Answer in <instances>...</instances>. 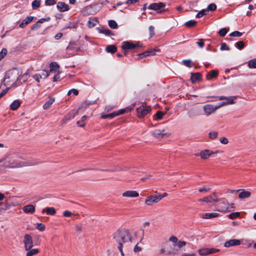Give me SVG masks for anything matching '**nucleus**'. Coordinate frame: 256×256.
Listing matches in <instances>:
<instances>
[{
    "instance_id": "f257e3e1",
    "label": "nucleus",
    "mask_w": 256,
    "mask_h": 256,
    "mask_svg": "<svg viewBox=\"0 0 256 256\" xmlns=\"http://www.w3.org/2000/svg\"><path fill=\"white\" fill-rule=\"evenodd\" d=\"M113 238L117 243V248L122 256H124L123 248L125 252L128 250L126 243L132 241V236L128 230L122 228L118 230L113 234Z\"/></svg>"
},
{
    "instance_id": "f03ea898",
    "label": "nucleus",
    "mask_w": 256,
    "mask_h": 256,
    "mask_svg": "<svg viewBox=\"0 0 256 256\" xmlns=\"http://www.w3.org/2000/svg\"><path fill=\"white\" fill-rule=\"evenodd\" d=\"M35 163L20 161L17 157H7L4 160L0 161V166L4 168H20L24 166H33Z\"/></svg>"
},
{
    "instance_id": "7ed1b4c3",
    "label": "nucleus",
    "mask_w": 256,
    "mask_h": 256,
    "mask_svg": "<svg viewBox=\"0 0 256 256\" xmlns=\"http://www.w3.org/2000/svg\"><path fill=\"white\" fill-rule=\"evenodd\" d=\"M18 72L14 70L8 72L5 76L4 84L5 86L14 84L18 78Z\"/></svg>"
},
{
    "instance_id": "20e7f679",
    "label": "nucleus",
    "mask_w": 256,
    "mask_h": 256,
    "mask_svg": "<svg viewBox=\"0 0 256 256\" xmlns=\"http://www.w3.org/2000/svg\"><path fill=\"white\" fill-rule=\"evenodd\" d=\"M164 246L165 248H162L160 250V254H164L166 255L177 254V250L174 248V244L171 245L166 242L164 244Z\"/></svg>"
},
{
    "instance_id": "39448f33",
    "label": "nucleus",
    "mask_w": 256,
    "mask_h": 256,
    "mask_svg": "<svg viewBox=\"0 0 256 256\" xmlns=\"http://www.w3.org/2000/svg\"><path fill=\"white\" fill-rule=\"evenodd\" d=\"M169 241L174 244V248L177 250V254L181 250V248L186 245V242L183 240H178V238L174 236L169 238Z\"/></svg>"
},
{
    "instance_id": "423d86ee",
    "label": "nucleus",
    "mask_w": 256,
    "mask_h": 256,
    "mask_svg": "<svg viewBox=\"0 0 256 256\" xmlns=\"http://www.w3.org/2000/svg\"><path fill=\"white\" fill-rule=\"evenodd\" d=\"M142 46V44L139 42H132L130 41H126L122 43V48L126 50Z\"/></svg>"
},
{
    "instance_id": "0eeeda50",
    "label": "nucleus",
    "mask_w": 256,
    "mask_h": 256,
    "mask_svg": "<svg viewBox=\"0 0 256 256\" xmlns=\"http://www.w3.org/2000/svg\"><path fill=\"white\" fill-rule=\"evenodd\" d=\"M137 116L139 118H142L150 113L151 111L150 106H140L137 108Z\"/></svg>"
},
{
    "instance_id": "6e6552de",
    "label": "nucleus",
    "mask_w": 256,
    "mask_h": 256,
    "mask_svg": "<svg viewBox=\"0 0 256 256\" xmlns=\"http://www.w3.org/2000/svg\"><path fill=\"white\" fill-rule=\"evenodd\" d=\"M218 108H220L218 105L217 106H214L209 104L204 105L202 108L204 114L206 116H209L214 113Z\"/></svg>"
},
{
    "instance_id": "1a4fd4ad",
    "label": "nucleus",
    "mask_w": 256,
    "mask_h": 256,
    "mask_svg": "<svg viewBox=\"0 0 256 256\" xmlns=\"http://www.w3.org/2000/svg\"><path fill=\"white\" fill-rule=\"evenodd\" d=\"M24 243L26 250H28L32 248L33 241L32 236L30 234H26L24 236Z\"/></svg>"
},
{
    "instance_id": "9d476101",
    "label": "nucleus",
    "mask_w": 256,
    "mask_h": 256,
    "mask_svg": "<svg viewBox=\"0 0 256 256\" xmlns=\"http://www.w3.org/2000/svg\"><path fill=\"white\" fill-rule=\"evenodd\" d=\"M160 198L158 196H150L146 199L145 204L148 206H152L154 203H157L160 202Z\"/></svg>"
},
{
    "instance_id": "9b49d317",
    "label": "nucleus",
    "mask_w": 256,
    "mask_h": 256,
    "mask_svg": "<svg viewBox=\"0 0 256 256\" xmlns=\"http://www.w3.org/2000/svg\"><path fill=\"white\" fill-rule=\"evenodd\" d=\"M204 202L206 203L218 202H219V200L218 199L215 192H214L212 195H208L204 197Z\"/></svg>"
},
{
    "instance_id": "f8f14e48",
    "label": "nucleus",
    "mask_w": 256,
    "mask_h": 256,
    "mask_svg": "<svg viewBox=\"0 0 256 256\" xmlns=\"http://www.w3.org/2000/svg\"><path fill=\"white\" fill-rule=\"evenodd\" d=\"M152 135L156 138H161L168 136L170 134L166 133L164 130H156L152 132Z\"/></svg>"
},
{
    "instance_id": "ddd939ff",
    "label": "nucleus",
    "mask_w": 256,
    "mask_h": 256,
    "mask_svg": "<svg viewBox=\"0 0 256 256\" xmlns=\"http://www.w3.org/2000/svg\"><path fill=\"white\" fill-rule=\"evenodd\" d=\"M78 112L76 110H73L72 112H70L69 114H68L64 118L62 119L61 120V122L62 124H64L67 122L69 120H70L72 119H73L76 114H77Z\"/></svg>"
},
{
    "instance_id": "4468645a",
    "label": "nucleus",
    "mask_w": 256,
    "mask_h": 256,
    "mask_svg": "<svg viewBox=\"0 0 256 256\" xmlns=\"http://www.w3.org/2000/svg\"><path fill=\"white\" fill-rule=\"evenodd\" d=\"M218 152H216L215 154L217 153ZM214 154V152L208 150H205L200 152L198 154H196L198 156H200L203 160L207 159L212 154Z\"/></svg>"
},
{
    "instance_id": "2eb2a0df",
    "label": "nucleus",
    "mask_w": 256,
    "mask_h": 256,
    "mask_svg": "<svg viewBox=\"0 0 256 256\" xmlns=\"http://www.w3.org/2000/svg\"><path fill=\"white\" fill-rule=\"evenodd\" d=\"M240 244V241L237 239H232L226 241L224 244L226 248H229L233 246H239Z\"/></svg>"
},
{
    "instance_id": "dca6fc26",
    "label": "nucleus",
    "mask_w": 256,
    "mask_h": 256,
    "mask_svg": "<svg viewBox=\"0 0 256 256\" xmlns=\"http://www.w3.org/2000/svg\"><path fill=\"white\" fill-rule=\"evenodd\" d=\"M236 98L237 97L236 96L227 97L226 98L225 101L222 102L218 105L219 107L220 108L224 106L232 104H234V100H236Z\"/></svg>"
},
{
    "instance_id": "f3484780",
    "label": "nucleus",
    "mask_w": 256,
    "mask_h": 256,
    "mask_svg": "<svg viewBox=\"0 0 256 256\" xmlns=\"http://www.w3.org/2000/svg\"><path fill=\"white\" fill-rule=\"evenodd\" d=\"M122 196L124 197L136 198L139 196V194L135 190H128L123 192Z\"/></svg>"
},
{
    "instance_id": "a211bd4d",
    "label": "nucleus",
    "mask_w": 256,
    "mask_h": 256,
    "mask_svg": "<svg viewBox=\"0 0 256 256\" xmlns=\"http://www.w3.org/2000/svg\"><path fill=\"white\" fill-rule=\"evenodd\" d=\"M228 202H225L224 201L219 204L218 210L220 212H228Z\"/></svg>"
},
{
    "instance_id": "6ab92c4d",
    "label": "nucleus",
    "mask_w": 256,
    "mask_h": 256,
    "mask_svg": "<svg viewBox=\"0 0 256 256\" xmlns=\"http://www.w3.org/2000/svg\"><path fill=\"white\" fill-rule=\"evenodd\" d=\"M165 6V4L162 2H159V3H153L150 5L149 8H150L156 10H158L162 8H164Z\"/></svg>"
},
{
    "instance_id": "aec40b11",
    "label": "nucleus",
    "mask_w": 256,
    "mask_h": 256,
    "mask_svg": "<svg viewBox=\"0 0 256 256\" xmlns=\"http://www.w3.org/2000/svg\"><path fill=\"white\" fill-rule=\"evenodd\" d=\"M56 7L60 12H65L68 10V6L64 2H58Z\"/></svg>"
},
{
    "instance_id": "412c9836",
    "label": "nucleus",
    "mask_w": 256,
    "mask_h": 256,
    "mask_svg": "<svg viewBox=\"0 0 256 256\" xmlns=\"http://www.w3.org/2000/svg\"><path fill=\"white\" fill-rule=\"evenodd\" d=\"M240 192L238 194V198L240 199L248 198L250 195L251 193L248 191H246L244 189L240 190Z\"/></svg>"
},
{
    "instance_id": "4be33fe9",
    "label": "nucleus",
    "mask_w": 256,
    "mask_h": 256,
    "mask_svg": "<svg viewBox=\"0 0 256 256\" xmlns=\"http://www.w3.org/2000/svg\"><path fill=\"white\" fill-rule=\"evenodd\" d=\"M34 17L32 16H27L20 24L19 26L20 28H24L28 24L30 23L33 20Z\"/></svg>"
},
{
    "instance_id": "5701e85b",
    "label": "nucleus",
    "mask_w": 256,
    "mask_h": 256,
    "mask_svg": "<svg viewBox=\"0 0 256 256\" xmlns=\"http://www.w3.org/2000/svg\"><path fill=\"white\" fill-rule=\"evenodd\" d=\"M22 210L26 213L32 214L35 211V208L32 204H28L24 206Z\"/></svg>"
},
{
    "instance_id": "b1692460",
    "label": "nucleus",
    "mask_w": 256,
    "mask_h": 256,
    "mask_svg": "<svg viewBox=\"0 0 256 256\" xmlns=\"http://www.w3.org/2000/svg\"><path fill=\"white\" fill-rule=\"evenodd\" d=\"M42 212H46L48 214L53 216L55 214L56 210V209L53 207H47L45 208H44L42 210Z\"/></svg>"
},
{
    "instance_id": "393cba45",
    "label": "nucleus",
    "mask_w": 256,
    "mask_h": 256,
    "mask_svg": "<svg viewBox=\"0 0 256 256\" xmlns=\"http://www.w3.org/2000/svg\"><path fill=\"white\" fill-rule=\"evenodd\" d=\"M218 215L219 214L216 212L206 213L202 214L201 217L203 218L208 219L216 218L218 216Z\"/></svg>"
},
{
    "instance_id": "a878e982",
    "label": "nucleus",
    "mask_w": 256,
    "mask_h": 256,
    "mask_svg": "<svg viewBox=\"0 0 256 256\" xmlns=\"http://www.w3.org/2000/svg\"><path fill=\"white\" fill-rule=\"evenodd\" d=\"M202 78V74L199 72H196L195 74H192L190 79L192 80V82L194 83L196 81L200 80Z\"/></svg>"
},
{
    "instance_id": "bb28decb",
    "label": "nucleus",
    "mask_w": 256,
    "mask_h": 256,
    "mask_svg": "<svg viewBox=\"0 0 256 256\" xmlns=\"http://www.w3.org/2000/svg\"><path fill=\"white\" fill-rule=\"evenodd\" d=\"M90 170H77L74 172L72 174L75 175H84V174H93L90 172Z\"/></svg>"
},
{
    "instance_id": "cd10ccee",
    "label": "nucleus",
    "mask_w": 256,
    "mask_h": 256,
    "mask_svg": "<svg viewBox=\"0 0 256 256\" xmlns=\"http://www.w3.org/2000/svg\"><path fill=\"white\" fill-rule=\"evenodd\" d=\"M218 76V72L215 70H212L210 71L208 74L206 75L207 80H209L210 79L215 78Z\"/></svg>"
},
{
    "instance_id": "c85d7f7f",
    "label": "nucleus",
    "mask_w": 256,
    "mask_h": 256,
    "mask_svg": "<svg viewBox=\"0 0 256 256\" xmlns=\"http://www.w3.org/2000/svg\"><path fill=\"white\" fill-rule=\"evenodd\" d=\"M54 98H50L48 100L46 101L45 104L43 105V108L44 110H46L51 105L54 103Z\"/></svg>"
},
{
    "instance_id": "c756f323",
    "label": "nucleus",
    "mask_w": 256,
    "mask_h": 256,
    "mask_svg": "<svg viewBox=\"0 0 256 256\" xmlns=\"http://www.w3.org/2000/svg\"><path fill=\"white\" fill-rule=\"evenodd\" d=\"M106 50L108 52L113 54L117 50V48L114 45H108L106 48Z\"/></svg>"
},
{
    "instance_id": "7c9ffc66",
    "label": "nucleus",
    "mask_w": 256,
    "mask_h": 256,
    "mask_svg": "<svg viewBox=\"0 0 256 256\" xmlns=\"http://www.w3.org/2000/svg\"><path fill=\"white\" fill-rule=\"evenodd\" d=\"M50 72H56L59 68V66L57 63L55 62H52L50 64Z\"/></svg>"
},
{
    "instance_id": "2f4dec72",
    "label": "nucleus",
    "mask_w": 256,
    "mask_h": 256,
    "mask_svg": "<svg viewBox=\"0 0 256 256\" xmlns=\"http://www.w3.org/2000/svg\"><path fill=\"white\" fill-rule=\"evenodd\" d=\"M20 102L18 100H14L10 105V109L15 110L20 106Z\"/></svg>"
},
{
    "instance_id": "473e14b6",
    "label": "nucleus",
    "mask_w": 256,
    "mask_h": 256,
    "mask_svg": "<svg viewBox=\"0 0 256 256\" xmlns=\"http://www.w3.org/2000/svg\"><path fill=\"white\" fill-rule=\"evenodd\" d=\"M164 115V112L161 111H158L156 114L154 116V120H160L162 119Z\"/></svg>"
},
{
    "instance_id": "72a5a7b5",
    "label": "nucleus",
    "mask_w": 256,
    "mask_h": 256,
    "mask_svg": "<svg viewBox=\"0 0 256 256\" xmlns=\"http://www.w3.org/2000/svg\"><path fill=\"white\" fill-rule=\"evenodd\" d=\"M117 116L118 114L115 113V112H114L110 114H102V115L101 118H112Z\"/></svg>"
},
{
    "instance_id": "f704fd0d",
    "label": "nucleus",
    "mask_w": 256,
    "mask_h": 256,
    "mask_svg": "<svg viewBox=\"0 0 256 256\" xmlns=\"http://www.w3.org/2000/svg\"><path fill=\"white\" fill-rule=\"evenodd\" d=\"M28 252H26V256H32L39 252V250L38 249L34 248V249H30L28 250Z\"/></svg>"
},
{
    "instance_id": "c9c22d12",
    "label": "nucleus",
    "mask_w": 256,
    "mask_h": 256,
    "mask_svg": "<svg viewBox=\"0 0 256 256\" xmlns=\"http://www.w3.org/2000/svg\"><path fill=\"white\" fill-rule=\"evenodd\" d=\"M208 10L206 9H204L200 11L196 16V18H200L204 16L207 14Z\"/></svg>"
},
{
    "instance_id": "e433bc0d",
    "label": "nucleus",
    "mask_w": 256,
    "mask_h": 256,
    "mask_svg": "<svg viewBox=\"0 0 256 256\" xmlns=\"http://www.w3.org/2000/svg\"><path fill=\"white\" fill-rule=\"evenodd\" d=\"M98 32L100 33L103 34L106 36H110L112 34V32L108 29L99 28Z\"/></svg>"
},
{
    "instance_id": "4c0bfd02",
    "label": "nucleus",
    "mask_w": 256,
    "mask_h": 256,
    "mask_svg": "<svg viewBox=\"0 0 256 256\" xmlns=\"http://www.w3.org/2000/svg\"><path fill=\"white\" fill-rule=\"evenodd\" d=\"M248 66L250 68H256V59H252L248 62Z\"/></svg>"
},
{
    "instance_id": "58836bf2",
    "label": "nucleus",
    "mask_w": 256,
    "mask_h": 256,
    "mask_svg": "<svg viewBox=\"0 0 256 256\" xmlns=\"http://www.w3.org/2000/svg\"><path fill=\"white\" fill-rule=\"evenodd\" d=\"M40 5V0H34L32 4V8L34 10L36 9L39 8Z\"/></svg>"
},
{
    "instance_id": "ea45409f",
    "label": "nucleus",
    "mask_w": 256,
    "mask_h": 256,
    "mask_svg": "<svg viewBox=\"0 0 256 256\" xmlns=\"http://www.w3.org/2000/svg\"><path fill=\"white\" fill-rule=\"evenodd\" d=\"M108 26L112 29L116 28L118 27L117 23L114 20H110L108 21Z\"/></svg>"
},
{
    "instance_id": "a19ab883",
    "label": "nucleus",
    "mask_w": 256,
    "mask_h": 256,
    "mask_svg": "<svg viewBox=\"0 0 256 256\" xmlns=\"http://www.w3.org/2000/svg\"><path fill=\"white\" fill-rule=\"evenodd\" d=\"M218 136V132H211L208 134V137L210 138L212 140L216 139Z\"/></svg>"
},
{
    "instance_id": "79ce46f5",
    "label": "nucleus",
    "mask_w": 256,
    "mask_h": 256,
    "mask_svg": "<svg viewBox=\"0 0 256 256\" xmlns=\"http://www.w3.org/2000/svg\"><path fill=\"white\" fill-rule=\"evenodd\" d=\"M199 254L201 256L209 254L208 248H202L199 250Z\"/></svg>"
},
{
    "instance_id": "37998d69",
    "label": "nucleus",
    "mask_w": 256,
    "mask_h": 256,
    "mask_svg": "<svg viewBox=\"0 0 256 256\" xmlns=\"http://www.w3.org/2000/svg\"><path fill=\"white\" fill-rule=\"evenodd\" d=\"M240 213L239 212H235L232 214H230L228 215V218L231 219L233 220L236 218H238L240 216Z\"/></svg>"
},
{
    "instance_id": "c03bdc74",
    "label": "nucleus",
    "mask_w": 256,
    "mask_h": 256,
    "mask_svg": "<svg viewBox=\"0 0 256 256\" xmlns=\"http://www.w3.org/2000/svg\"><path fill=\"white\" fill-rule=\"evenodd\" d=\"M196 22L193 20H189L185 23V25L187 27H192L196 25Z\"/></svg>"
},
{
    "instance_id": "a18cd8bd",
    "label": "nucleus",
    "mask_w": 256,
    "mask_h": 256,
    "mask_svg": "<svg viewBox=\"0 0 256 256\" xmlns=\"http://www.w3.org/2000/svg\"><path fill=\"white\" fill-rule=\"evenodd\" d=\"M236 46L239 50H242L244 46V44L242 41H239L236 44Z\"/></svg>"
},
{
    "instance_id": "49530a36",
    "label": "nucleus",
    "mask_w": 256,
    "mask_h": 256,
    "mask_svg": "<svg viewBox=\"0 0 256 256\" xmlns=\"http://www.w3.org/2000/svg\"><path fill=\"white\" fill-rule=\"evenodd\" d=\"M228 30L226 28L220 29L218 32V34L221 36H224L227 34Z\"/></svg>"
},
{
    "instance_id": "de8ad7c7",
    "label": "nucleus",
    "mask_w": 256,
    "mask_h": 256,
    "mask_svg": "<svg viewBox=\"0 0 256 256\" xmlns=\"http://www.w3.org/2000/svg\"><path fill=\"white\" fill-rule=\"evenodd\" d=\"M216 5L212 3L208 5L206 10H208V11H214V10H216Z\"/></svg>"
},
{
    "instance_id": "09e8293b",
    "label": "nucleus",
    "mask_w": 256,
    "mask_h": 256,
    "mask_svg": "<svg viewBox=\"0 0 256 256\" xmlns=\"http://www.w3.org/2000/svg\"><path fill=\"white\" fill-rule=\"evenodd\" d=\"M242 36V33L238 31H234L232 32L230 34V36L240 37Z\"/></svg>"
},
{
    "instance_id": "8fccbe9b",
    "label": "nucleus",
    "mask_w": 256,
    "mask_h": 256,
    "mask_svg": "<svg viewBox=\"0 0 256 256\" xmlns=\"http://www.w3.org/2000/svg\"><path fill=\"white\" fill-rule=\"evenodd\" d=\"M36 228L40 231H44L45 229V226L42 223H37Z\"/></svg>"
},
{
    "instance_id": "3c124183",
    "label": "nucleus",
    "mask_w": 256,
    "mask_h": 256,
    "mask_svg": "<svg viewBox=\"0 0 256 256\" xmlns=\"http://www.w3.org/2000/svg\"><path fill=\"white\" fill-rule=\"evenodd\" d=\"M150 56V54L148 53V51H146L143 53H142V54H138V59H140V58H142L144 57H146V56Z\"/></svg>"
},
{
    "instance_id": "603ef678",
    "label": "nucleus",
    "mask_w": 256,
    "mask_h": 256,
    "mask_svg": "<svg viewBox=\"0 0 256 256\" xmlns=\"http://www.w3.org/2000/svg\"><path fill=\"white\" fill-rule=\"evenodd\" d=\"M7 54V50L6 48H2L0 52V60H1Z\"/></svg>"
},
{
    "instance_id": "864d4df0",
    "label": "nucleus",
    "mask_w": 256,
    "mask_h": 256,
    "mask_svg": "<svg viewBox=\"0 0 256 256\" xmlns=\"http://www.w3.org/2000/svg\"><path fill=\"white\" fill-rule=\"evenodd\" d=\"M34 79L39 82H40V79L42 78V76L40 74H36L32 76Z\"/></svg>"
},
{
    "instance_id": "5fc2aeb1",
    "label": "nucleus",
    "mask_w": 256,
    "mask_h": 256,
    "mask_svg": "<svg viewBox=\"0 0 256 256\" xmlns=\"http://www.w3.org/2000/svg\"><path fill=\"white\" fill-rule=\"evenodd\" d=\"M150 32V38H152L154 35V27L150 26L148 27Z\"/></svg>"
},
{
    "instance_id": "6e6d98bb",
    "label": "nucleus",
    "mask_w": 256,
    "mask_h": 256,
    "mask_svg": "<svg viewBox=\"0 0 256 256\" xmlns=\"http://www.w3.org/2000/svg\"><path fill=\"white\" fill-rule=\"evenodd\" d=\"M182 64L188 66V67H191V60H182Z\"/></svg>"
},
{
    "instance_id": "4d7b16f0",
    "label": "nucleus",
    "mask_w": 256,
    "mask_h": 256,
    "mask_svg": "<svg viewBox=\"0 0 256 256\" xmlns=\"http://www.w3.org/2000/svg\"><path fill=\"white\" fill-rule=\"evenodd\" d=\"M63 216H65V217H70L72 216L74 214L73 213H72V212H70V211H68V210H66L64 212H63Z\"/></svg>"
},
{
    "instance_id": "13d9d810",
    "label": "nucleus",
    "mask_w": 256,
    "mask_h": 256,
    "mask_svg": "<svg viewBox=\"0 0 256 256\" xmlns=\"http://www.w3.org/2000/svg\"><path fill=\"white\" fill-rule=\"evenodd\" d=\"M220 50H229V47L226 44V43H222L220 46Z\"/></svg>"
},
{
    "instance_id": "bf43d9fd",
    "label": "nucleus",
    "mask_w": 256,
    "mask_h": 256,
    "mask_svg": "<svg viewBox=\"0 0 256 256\" xmlns=\"http://www.w3.org/2000/svg\"><path fill=\"white\" fill-rule=\"evenodd\" d=\"M40 74L42 76V78L44 77V78H45L49 76L50 72L46 70H43Z\"/></svg>"
},
{
    "instance_id": "052dcab7",
    "label": "nucleus",
    "mask_w": 256,
    "mask_h": 256,
    "mask_svg": "<svg viewBox=\"0 0 256 256\" xmlns=\"http://www.w3.org/2000/svg\"><path fill=\"white\" fill-rule=\"evenodd\" d=\"M220 141L222 144H226L228 142V139L227 138H226V137H222L220 139Z\"/></svg>"
},
{
    "instance_id": "680f3d73",
    "label": "nucleus",
    "mask_w": 256,
    "mask_h": 256,
    "mask_svg": "<svg viewBox=\"0 0 256 256\" xmlns=\"http://www.w3.org/2000/svg\"><path fill=\"white\" fill-rule=\"evenodd\" d=\"M72 92L75 96L78 94V91L76 89L73 88L68 92V95H70Z\"/></svg>"
},
{
    "instance_id": "e2e57ef3",
    "label": "nucleus",
    "mask_w": 256,
    "mask_h": 256,
    "mask_svg": "<svg viewBox=\"0 0 256 256\" xmlns=\"http://www.w3.org/2000/svg\"><path fill=\"white\" fill-rule=\"evenodd\" d=\"M56 3L54 0H46L45 2V4L46 6H52L54 5Z\"/></svg>"
},
{
    "instance_id": "0e129e2a",
    "label": "nucleus",
    "mask_w": 256,
    "mask_h": 256,
    "mask_svg": "<svg viewBox=\"0 0 256 256\" xmlns=\"http://www.w3.org/2000/svg\"><path fill=\"white\" fill-rule=\"evenodd\" d=\"M197 44L200 48H202L204 46V40L202 39H199L198 42H197Z\"/></svg>"
},
{
    "instance_id": "69168bd1",
    "label": "nucleus",
    "mask_w": 256,
    "mask_h": 256,
    "mask_svg": "<svg viewBox=\"0 0 256 256\" xmlns=\"http://www.w3.org/2000/svg\"><path fill=\"white\" fill-rule=\"evenodd\" d=\"M40 27V24L38 22H36L32 26L31 28H32V30H34L38 29Z\"/></svg>"
},
{
    "instance_id": "338daca9",
    "label": "nucleus",
    "mask_w": 256,
    "mask_h": 256,
    "mask_svg": "<svg viewBox=\"0 0 256 256\" xmlns=\"http://www.w3.org/2000/svg\"><path fill=\"white\" fill-rule=\"evenodd\" d=\"M209 250V254H214L219 251L218 249H215L214 248H208Z\"/></svg>"
},
{
    "instance_id": "774afa93",
    "label": "nucleus",
    "mask_w": 256,
    "mask_h": 256,
    "mask_svg": "<svg viewBox=\"0 0 256 256\" xmlns=\"http://www.w3.org/2000/svg\"><path fill=\"white\" fill-rule=\"evenodd\" d=\"M148 53L150 54V55H154V52H158L160 51V50L158 49V48H155V49H154V50H148Z\"/></svg>"
}]
</instances>
